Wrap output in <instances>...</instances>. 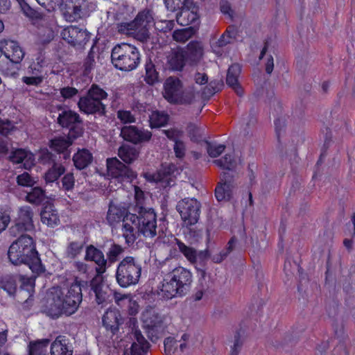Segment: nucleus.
<instances>
[{
  "instance_id": "obj_1",
  "label": "nucleus",
  "mask_w": 355,
  "mask_h": 355,
  "mask_svg": "<svg viewBox=\"0 0 355 355\" xmlns=\"http://www.w3.org/2000/svg\"><path fill=\"white\" fill-rule=\"evenodd\" d=\"M83 300L80 282L76 281L69 288L53 287L44 307V312L53 319L69 316L78 310Z\"/></svg>"
},
{
  "instance_id": "obj_39",
  "label": "nucleus",
  "mask_w": 355,
  "mask_h": 355,
  "mask_svg": "<svg viewBox=\"0 0 355 355\" xmlns=\"http://www.w3.org/2000/svg\"><path fill=\"white\" fill-rule=\"evenodd\" d=\"M65 171L66 168L62 164H54L44 173V178L46 183L54 182L65 173Z\"/></svg>"
},
{
  "instance_id": "obj_60",
  "label": "nucleus",
  "mask_w": 355,
  "mask_h": 355,
  "mask_svg": "<svg viewBox=\"0 0 355 355\" xmlns=\"http://www.w3.org/2000/svg\"><path fill=\"white\" fill-rule=\"evenodd\" d=\"M62 188L65 191H71L73 189L75 178L72 173H68L62 178Z\"/></svg>"
},
{
  "instance_id": "obj_36",
  "label": "nucleus",
  "mask_w": 355,
  "mask_h": 355,
  "mask_svg": "<svg viewBox=\"0 0 355 355\" xmlns=\"http://www.w3.org/2000/svg\"><path fill=\"white\" fill-rule=\"evenodd\" d=\"M173 168V165L162 167L156 173L150 175L149 180L155 182L166 183L165 187L169 186Z\"/></svg>"
},
{
  "instance_id": "obj_45",
  "label": "nucleus",
  "mask_w": 355,
  "mask_h": 355,
  "mask_svg": "<svg viewBox=\"0 0 355 355\" xmlns=\"http://www.w3.org/2000/svg\"><path fill=\"white\" fill-rule=\"evenodd\" d=\"M176 244L179 251L183 254L191 263L195 264L197 263V251L193 248L186 245L178 239H176Z\"/></svg>"
},
{
  "instance_id": "obj_51",
  "label": "nucleus",
  "mask_w": 355,
  "mask_h": 355,
  "mask_svg": "<svg viewBox=\"0 0 355 355\" xmlns=\"http://www.w3.org/2000/svg\"><path fill=\"white\" fill-rule=\"evenodd\" d=\"M40 161L42 164L53 165L58 163L56 155L50 152L48 149H42L40 153Z\"/></svg>"
},
{
  "instance_id": "obj_21",
  "label": "nucleus",
  "mask_w": 355,
  "mask_h": 355,
  "mask_svg": "<svg viewBox=\"0 0 355 355\" xmlns=\"http://www.w3.org/2000/svg\"><path fill=\"white\" fill-rule=\"evenodd\" d=\"M166 58V66L172 71H182L187 62L183 48L172 49Z\"/></svg>"
},
{
  "instance_id": "obj_61",
  "label": "nucleus",
  "mask_w": 355,
  "mask_h": 355,
  "mask_svg": "<svg viewBox=\"0 0 355 355\" xmlns=\"http://www.w3.org/2000/svg\"><path fill=\"white\" fill-rule=\"evenodd\" d=\"M117 117L123 123H132L136 121L131 112L127 110H119L117 112Z\"/></svg>"
},
{
  "instance_id": "obj_26",
  "label": "nucleus",
  "mask_w": 355,
  "mask_h": 355,
  "mask_svg": "<svg viewBox=\"0 0 355 355\" xmlns=\"http://www.w3.org/2000/svg\"><path fill=\"white\" fill-rule=\"evenodd\" d=\"M187 63L191 65H196L203 55V46L200 42L191 41L184 49Z\"/></svg>"
},
{
  "instance_id": "obj_32",
  "label": "nucleus",
  "mask_w": 355,
  "mask_h": 355,
  "mask_svg": "<svg viewBox=\"0 0 355 355\" xmlns=\"http://www.w3.org/2000/svg\"><path fill=\"white\" fill-rule=\"evenodd\" d=\"M139 150L128 144H123L118 149V156L128 165L136 161L139 156Z\"/></svg>"
},
{
  "instance_id": "obj_23",
  "label": "nucleus",
  "mask_w": 355,
  "mask_h": 355,
  "mask_svg": "<svg viewBox=\"0 0 355 355\" xmlns=\"http://www.w3.org/2000/svg\"><path fill=\"white\" fill-rule=\"evenodd\" d=\"M57 110L62 111L57 119V123L62 128H67L74 123H83V119L76 112L71 110H64L61 105H57Z\"/></svg>"
},
{
  "instance_id": "obj_22",
  "label": "nucleus",
  "mask_w": 355,
  "mask_h": 355,
  "mask_svg": "<svg viewBox=\"0 0 355 355\" xmlns=\"http://www.w3.org/2000/svg\"><path fill=\"white\" fill-rule=\"evenodd\" d=\"M134 342L130 347V354L128 355H145L148 352L150 345L137 329L132 330ZM126 355V354H125Z\"/></svg>"
},
{
  "instance_id": "obj_13",
  "label": "nucleus",
  "mask_w": 355,
  "mask_h": 355,
  "mask_svg": "<svg viewBox=\"0 0 355 355\" xmlns=\"http://www.w3.org/2000/svg\"><path fill=\"white\" fill-rule=\"evenodd\" d=\"M88 0H62L61 9L65 19L69 21H76L84 15L87 8Z\"/></svg>"
},
{
  "instance_id": "obj_28",
  "label": "nucleus",
  "mask_w": 355,
  "mask_h": 355,
  "mask_svg": "<svg viewBox=\"0 0 355 355\" xmlns=\"http://www.w3.org/2000/svg\"><path fill=\"white\" fill-rule=\"evenodd\" d=\"M241 69L239 64H232L227 71L226 83L232 87L238 96L243 94V89L239 83V76L241 73Z\"/></svg>"
},
{
  "instance_id": "obj_12",
  "label": "nucleus",
  "mask_w": 355,
  "mask_h": 355,
  "mask_svg": "<svg viewBox=\"0 0 355 355\" xmlns=\"http://www.w3.org/2000/svg\"><path fill=\"white\" fill-rule=\"evenodd\" d=\"M234 187V175L230 172H223L214 191L216 200L218 202L229 201L232 197Z\"/></svg>"
},
{
  "instance_id": "obj_55",
  "label": "nucleus",
  "mask_w": 355,
  "mask_h": 355,
  "mask_svg": "<svg viewBox=\"0 0 355 355\" xmlns=\"http://www.w3.org/2000/svg\"><path fill=\"white\" fill-rule=\"evenodd\" d=\"M17 182L19 185L32 187L35 184V181L31 175L27 173L24 172L17 177Z\"/></svg>"
},
{
  "instance_id": "obj_2",
  "label": "nucleus",
  "mask_w": 355,
  "mask_h": 355,
  "mask_svg": "<svg viewBox=\"0 0 355 355\" xmlns=\"http://www.w3.org/2000/svg\"><path fill=\"white\" fill-rule=\"evenodd\" d=\"M9 261L14 266L27 265L34 274L40 275L45 272L36 242L28 234L18 236L10 245L8 251Z\"/></svg>"
},
{
  "instance_id": "obj_11",
  "label": "nucleus",
  "mask_w": 355,
  "mask_h": 355,
  "mask_svg": "<svg viewBox=\"0 0 355 355\" xmlns=\"http://www.w3.org/2000/svg\"><path fill=\"white\" fill-rule=\"evenodd\" d=\"M106 166L108 176L119 182L132 180L137 177V173L128 165L116 157L107 158Z\"/></svg>"
},
{
  "instance_id": "obj_58",
  "label": "nucleus",
  "mask_w": 355,
  "mask_h": 355,
  "mask_svg": "<svg viewBox=\"0 0 355 355\" xmlns=\"http://www.w3.org/2000/svg\"><path fill=\"white\" fill-rule=\"evenodd\" d=\"M14 129H15V125L12 122L8 119H0V134L3 136H7Z\"/></svg>"
},
{
  "instance_id": "obj_20",
  "label": "nucleus",
  "mask_w": 355,
  "mask_h": 355,
  "mask_svg": "<svg viewBox=\"0 0 355 355\" xmlns=\"http://www.w3.org/2000/svg\"><path fill=\"white\" fill-rule=\"evenodd\" d=\"M130 214V213H128L127 209L125 207L116 205L111 200L109 203L106 220L107 223L111 226L115 225L121 220H123V224H125L126 222H130V220H127V215Z\"/></svg>"
},
{
  "instance_id": "obj_8",
  "label": "nucleus",
  "mask_w": 355,
  "mask_h": 355,
  "mask_svg": "<svg viewBox=\"0 0 355 355\" xmlns=\"http://www.w3.org/2000/svg\"><path fill=\"white\" fill-rule=\"evenodd\" d=\"M46 61L41 53L38 54L35 59L33 60L26 69L25 76H23L21 81L28 86H40L44 81L46 72Z\"/></svg>"
},
{
  "instance_id": "obj_16",
  "label": "nucleus",
  "mask_w": 355,
  "mask_h": 355,
  "mask_svg": "<svg viewBox=\"0 0 355 355\" xmlns=\"http://www.w3.org/2000/svg\"><path fill=\"white\" fill-rule=\"evenodd\" d=\"M133 21L126 23H121L118 25L119 32L123 34L130 35L141 42H147L150 37V27L145 25H133Z\"/></svg>"
},
{
  "instance_id": "obj_37",
  "label": "nucleus",
  "mask_w": 355,
  "mask_h": 355,
  "mask_svg": "<svg viewBox=\"0 0 355 355\" xmlns=\"http://www.w3.org/2000/svg\"><path fill=\"white\" fill-rule=\"evenodd\" d=\"M238 30L236 26L230 25L216 42V46L223 47L229 44H232L236 40Z\"/></svg>"
},
{
  "instance_id": "obj_3",
  "label": "nucleus",
  "mask_w": 355,
  "mask_h": 355,
  "mask_svg": "<svg viewBox=\"0 0 355 355\" xmlns=\"http://www.w3.org/2000/svg\"><path fill=\"white\" fill-rule=\"evenodd\" d=\"M127 220L123 224V236L128 245H132L140 234L153 238L157 234V216L151 208L141 209L135 214L127 215Z\"/></svg>"
},
{
  "instance_id": "obj_56",
  "label": "nucleus",
  "mask_w": 355,
  "mask_h": 355,
  "mask_svg": "<svg viewBox=\"0 0 355 355\" xmlns=\"http://www.w3.org/2000/svg\"><path fill=\"white\" fill-rule=\"evenodd\" d=\"M186 130L191 141H197L200 139V130L196 124L192 123H189Z\"/></svg>"
},
{
  "instance_id": "obj_47",
  "label": "nucleus",
  "mask_w": 355,
  "mask_h": 355,
  "mask_svg": "<svg viewBox=\"0 0 355 355\" xmlns=\"http://www.w3.org/2000/svg\"><path fill=\"white\" fill-rule=\"evenodd\" d=\"M214 163L223 169L227 170V172L232 173L234 175V170L236 167V160L230 155H225L218 159H215Z\"/></svg>"
},
{
  "instance_id": "obj_7",
  "label": "nucleus",
  "mask_w": 355,
  "mask_h": 355,
  "mask_svg": "<svg viewBox=\"0 0 355 355\" xmlns=\"http://www.w3.org/2000/svg\"><path fill=\"white\" fill-rule=\"evenodd\" d=\"M141 275V266L136 258L130 256L124 257L118 264L115 277L122 288L136 285Z\"/></svg>"
},
{
  "instance_id": "obj_15",
  "label": "nucleus",
  "mask_w": 355,
  "mask_h": 355,
  "mask_svg": "<svg viewBox=\"0 0 355 355\" xmlns=\"http://www.w3.org/2000/svg\"><path fill=\"white\" fill-rule=\"evenodd\" d=\"M62 39L75 48H82L89 40L87 31L70 26L61 33Z\"/></svg>"
},
{
  "instance_id": "obj_5",
  "label": "nucleus",
  "mask_w": 355,
  "mask_h": 355,
  "mask_svg": "<svg viewBox=\"0 0 355 355\" xmlns=\"http://www.w3.org/2000/svg\"><path fill=\"white\" fill-rule=\"evenodd\" d=\"M107 93L98 85L92 84L85 95L79 98L77 103L79 110L85 114L98 116H105L106 105L103 101L107 98Z\"/></svg>"
},
{
  "instance_id": "obj_18",
  "label": "nucleus",
  "mask_w": 355,
  "mask_h": 355,
  "mask_svg": "<svg viewBox=\"0 0 355 355\" xmlns=\"http://www.w3.org/2000/svg\"><path fill=\"white\" fill-rule=\"evenodd\" d=\"M84 259L86 261L94 262L96 265V273H105L107 269L104 253L100 248L92 244L86 246Z\"/></svg>"
},
{
  "instance_id": "obj_4",
  "label": "nucleus",
  "mask_w": 355,
  "mask_h": 355,
  "mask_svg": "<svg viewBox=\"0 0 355 355\" xmlns=\"http://www.w3.org/2000/svg\"><path fill=\"white\" fill-rule=\"evenodd\" d=\"M193 282L191 271L179 266L166 274L164 278L161 295L164 300H171L185 296L190 291Z\"/></svg>"
},
{
  "instance_id": "obj_49",
  "label": "nucleus",
  "mask_w": 355,
  "mask_h": 355,
  "mask_svg": "<svg viewBox=\"0 0 355 355\" xmlns=\"http://www.w3.org/2000/svg\"><path fill=\"white\" fill-rule=\"evenodd\" d=\"M145 194L142 189L138 187L135 186V206L134 208L135 212L139 211V208L146 209L144 205L145 204Z\"/></svg>"
},
{
  "instance_id": "obj_24",
  "label": "nucleus",
  "mask_w": 355,
  "mask_h": 355,
  "mask_svg": "<svg viewBox=\"0 0 355 355\" xmlns=\"http://www.w3.org/2000/svg\"><path fill=\"white\" fill-rule=\"evenodd\" d=\"M103 324L113 334L118 332L119 326L123 324V318L117 309H107L103 315Z\"/></svg>"
},
{
  "instance_id": "obj_54",
  "label": "nucleus",
  "mask_w": 355,
  "mask_h": 355,
  "mask_svg": "<svg viewBox=\"0 0 355 355\" xmlns=\"http://www.w3.org/2000/svg\"><path fill=\"white\" fill-rule=\"evenodd\" d=\"M23 10L24 14L31 18L40 19L41 14L37 10L32 8L25 0L17 1Z\"/></svg>"
},
{
  "instance_id": "obj_38",
  "label": "nucleus",
  "mask_w": 355,
  "mask_h": 355,
  "mask_svg": "<svg viewBox=\"0 0 355 355\" xmlns=\"http://www.w3.org/2000/svg\"><path fill=\"white\" fill-rule=\"evenodd\" d=\"M17 275H6L0 279V288L10 295H15L17 290Z\"/></svg>"
},
{
  "instance_id": "obj_53",
  "label": "nucleus",
  "mask_w": 355,
  "mask_h": 355,
  "mask_svg": "<svg viewBox=\"0 0 355 355\" xmlns=\"http://www.w3.org/2000/svg\"><path fill=\"white\" fill-rule=\"evenodd\" d=\"M78 89L70 86H65L60 89V96L64 101L73 99L78 94Z\"/></svg>"
},
{
  "instance_id": "obj_57",
  "label": "nucleus",
  "mask_w": 355,
  "mask_h": 355,
  "mask_svg": "<svg viewBox=\"0 0 355 355\" xmlns=\"http://www.w3.org/2000/svg\"><path fill=\"white\" fill-rule=\"evenodd\" d=\"M114 299L115 303L120 307H124L128 304L131 303V298L128 294H122L119 292H114Z\"/></svg>"
},
{
  "instance_id": "obj_52",
  "label": "nucleus",
  "mask_w": 355,
  "mask_h": 355,
  "mask_svg": "<svg viewBox=\"0 0 355 355\" xmlns=\"http://www.w3.org/2000/svg\"><path fill=\"white\" fill-rule=\"evenodd\" d=\"M165 355H173L178 349L177 340L173 337H167L164 341Z\"/></svg>"
},
{
  "instance_id": "obj_27",
  "label": "nucleus",
  "mask_w": 355,
  "mask_h": 355,
  "mask_svg": "<svg viewBox=\"0 0 355 355\" xmlns=\"http://www.w3.org/2000/svg\"><path fill=\"white\" fill-rule=\"evenodd\" d=\"M41 221L49 227H53L60 223V216L58 210L53 203L46 201L40 212Z\"/></svg>"
},
{
  "instance_id": "obj_9",
  "label": "nucleus",
  "mask_w": 355,
  "mask_h": 355,
  "mask_svg": "<svg viewBox=\"0 0 355 355\" xmlns=\"http://www.w3.org/2000/svg\"><path fill=\"white\" fill-rule=\"evenodd\" d=\"M34 212L28 205H24L19 208L17 216L14 220L9 231L12 236H18L26 234L25 232H32L35 230L33 223Z\"/></svg>"
},
{
  "instance_id": "obj_50",
  "label": "nucleus",
  "mask_w": 355,
  "mask_h": 355,
  "mask_svg": "<svg viewBox=\"0 0 355 355\" xmlns=\"http://www.w3.org/2000/svg\"><path fill=\"white\" fill-rule=\"evenodd\" d=\"M194 93L193 92H181L178 94V97L173 103L175 104H191L194 100Z\"/></svg>"
},
{
  "instance_id": "obj_33",
  "label": "nucleus",
  "mask_w": 355,
  "mask_h": 355,
  "mask_svg": "<svg viewBox=\"0 0 355 355\" xmlns=\"http://www.w3.org/2000/svg\"><path fill=\"white\" fill-rule=\"evenodd\" d=\"M10 160L15 164H19L24 162L25 168L31 167L34 165V155L24 149L19 148L12 152L10 156Z\"/></svg>"
},
{
  "instance_id": "obj_35",
  "label": "nucleus",
  "mask_w": 355,
  "mask_h": 355,
  "mask_svg": "<svg viewBox=\"0 0 355 355\" xmlns=\"http://www.w3.org/2000/svg\"><path fill=\"white\" fill-rule=\"evenodd\" d=\"M168 121L169 115L164 111L155 110L149 116V125L152 129L164 127Z\"/></svg>"
},
{
  "instance_id": "obj_6",
  "label": "nucleus",
  "mask_w": 355,
  "mask_h": 355,
  "mask_svg": "<svg viewBox=\"0 0 355 355\" xmlns=\"http://www.w3.org/2000/svg\"><path fill=\"white\" fill-rule=\"evenodd\" d=\"M141 58L138 49L128 43L115 45L111 52V62L113 66L123 71L135 69L140 63Z\"/></svg>"
},
{
  "instance_id": "obj_62",
  "label": "nucleus",
  "mask_w": 355,
  "mask_h": 355,
  "mask_svg": "<svg viewBox=\"0 0 355 355\" xmlns=\"http://www.w3.org/2000/svg\"><path fill=\"white\" fill-rule=\"evenodd\" d=\"M225 149V146L219 144L218 146H214L210 143H207V153L211 157H216L219 156Z\"/></svg>"
},
{
  "instance_id": "obj_10",
  "label": "nucleus",
  "mask_w": 355,
  "mask_h": 355,
  "mask_svg": "<svg viewBox=\"0 0 355 355\" xmlns=\"http://www.w3.org/2000/svg\"><path fill=\"white\" fill-rule=\"evenodd\" d=\"M200 207L201 205L196 199L185 198L178 202L176 209L185 225L189 226L198 223Z\"/></svg>"
},
{
  "instance_id": "obj_64",
  "label": "nucleus",
  "mask_w": 355,
  "mask_h": 355,
  "mask_svg": "<svg viewBox=\"0 0 355 355\" xmlns=\"http://www.w3.org/2000/svg\"><path fill=\"white\" fill-rule=\"evenodd\" d=\"M103 273H96V275L89 282V286L93 291L103 288V277L102 276Z\"/></svg>"
},
{
  "instance_id": "obj_46",
  "label": "nucleus",
  "mask_w": 355,
  "mask_h": 355,
  "mask_svg": "<svg viewBox=\"0 0 355 355\" xmlns=\"http://www.w3.org/2000/svg\"><path fill=\"white\" fill-rule=\"evenodd\" d=\"M144 327H162V320L158 313L155 311H147L143 314Z\"/></svg>"
},
{
  "instance_id": "obj_48",
  "label": "nucleus",
  "mask_w": 355,
  "mask_h": 355,
  "mask_svg": "<svg viewBox=\"0 0 355 355\" xmlns=\"http://www.w3.org/2000/svg\"><path fill=\"white\" fill-rule=\"evenodd\" d=\"M195 28L191 26L182 29H178L173 33V39L178 42L184 43L189 40L195 34Z\"/></svg>"
},
{
  "instance_id": "obj_14",
  "label": "nucleus",
  "mask_w": 355,
  "mask_h": 355,
  "mask_svg": "<svg viewBox=\"0 0 355 355\" xmlns=\"http://www.w3.org/2000/svg\"><path fill=\"white\" fill-rule=\"evenodd\" d=\"M120 136L126 141L135 145L142 144L150 141L153 134L150 131L139 129L136 125H125L121 129Z\"/></svg>"
},
{
  "instance_id": "obj_44",
  "label": "nucleus",
  "mask_w": 355,
  "mask_h": 355,
  "mask_svg": "<svg viewBox=\"0 0 355 355\" xmlns=\"http://www.w3.org/2000/svg\"><path fill=\"white\" fill-rule=\"evenodd\" d=\"M132 21L134 26L141 24V25L150 27L151 24L154 21L153 12L149 8H145L139 11Z\"/></svg>"
},
{
  "instance_id": "obj_19",
  "label": "nucleus",
  "mask_w": 355,
  "mask_h": 355,
  "mask_svg": "<svg viewBox=\"0 0 355 355\" xmlns=\"http://www.w3.org/2000/svg\"><path fill=\"white\" fill-rule=\"evenodd\" d=\"M0 44L3 47L4 55L12 63L19 64L25 55V52L19 43L10 40H1Z\"/></svg>"
},
{
  "instance_id": "obj_34",
  "label": "nucleus",
  "mask_w": 355,
  "mask_h": 355,
  "mask_svg": "<svg viewBox=\"0 0 355 355\" xmlns=\"http://www.w3.org/2000/svg\"><path fill=\"white\" fill-rule=\"evenodd\" d=\"M86 243L85 239L69 242L65 250L66 257L69 259H76L82 253Z\"/></svg>"
},
{
  "instance_id": "obj_25",
  "label": "nucleus",
  "mask_w": 355,
  "mask_h": 355,
  "mask_svg": "<svg viewBox=\"0 0 355 355\" xmlns=\"http://www.w3.org/2000/svg\"><path fill=\"white\" fill-rule=\"evenodd\" d=\"M73 141L70 137L60 136L55 137L49 141V147L58 154H62L63 159L70 158L71 151L69 148L72 145Z\"/></svg>"
},
{
  "instance_id": "obj_40",
  "label": "nucleus",
  "mask_w": 355,
  "mask_h": 355,
  "mask_svg": "<svg viewBox=\"0 0 355 355\" xmlns=\"http://www.w3.org/2000/svg\"><path fill=\"white\" fill-rule=\"evenodd\" d=\"M144 80L150 85L159 82V72L151 59H148L146 62Z\"/></svg>"
},
{
  "instance_id": "obj_59",
  "label": "nucleus",
  "mask_w": 355,
  "mask_h": 355,
  "mask_svg": "<svg viewBox=\"0 0 355 355\" xmlns=\"http://www.w3.org/2000/svg\"><path fill=\"white\" fill-rule=\"evenodd\" d=\"M83 123H74L71 127H69V135L67 137H70L71 139L73 141V139H76L80 136H82L83 133V128L82 127Z\"/></svg>"
},
{
  "instance_id": "obj_30",
  "label": "nucleus",
  "mask_w": 355,
  "mask_h": 355,
  "mask_svg": "<svg viewBox=\"0 0 355 355\" xmlns=\"http://www.w3.org/2000/svg\"><path fill=\"white\" fill-rule=\"evenodd\" d=\"M24 200L35 206H40L46 203L47 196L45 189L40 187H32L27 191Z\"/></svg>"
},
{
  "instance_id": "obj_63",
  "label": "nucleus",
  "mask_w": 355,
  "mask_h": 355,
  "mask_svg": "<svg viewBox=\"0 0 355 355\" xmlns=\"http://www.w3.org/2000/svg\"><path fill=\"white\" fill-rule=\"evenodd\" d=\"M175 157L180 159H182L185 156L186 146L185 144L181 141H176L173 146Z\"/></svg>"
},
{
  "instance_id": "obj_17",
  "label": "nucleus",
  "mask_w": 355,
  "mask_h": 355,
  "mask_svg": "<svg viewBox=\"0 0 355 355\" xmlns=\"http://www.w3.org/2000/svg\"><path fill=\"white\" fill-rule=\"evenodd\" d=\"M180 12L176 15V20L182 26L189 24H198L200 15L199 7L191 1V5H183Z\"/></svg>"
},
{
  "instance_id": "obj_42",
  "label": "nucleus",
  "mask_w": 355,
  "mask_h": 355,
  "mask_svg": "<svg viewBox=\"0 0 355 355\" xmlns=\"http://www.w3.org/2000/svg\"><path fill=\"white\" fill-rule=\"evenodd\" d=\"M49 342V339L31 341L28 344V355H46V347Z\"/></svg>"
},
{
  "instance_id": "obj_29",
  "label": "nucleus",
  "mask_w": 355,
  "mask_h": 355,
  "mask_svg": "<svg viewBox=\"0 0 355 355\" xmlns=\"http://www.w3.org/2000/svg\"><path fill=\"white\" fill-rule=\"evenodd\" d=\"M182 89V84L178 78L169 77L164 83L165 98L173 103Z\"/></svg>"
},
{
  "instance_id": "obj_43",
  "label": "nucleus",
  "mask_w": 355,
  "mask_h": 355,
  "mask_svg": "<svg viewBox=\"0 0 355 355\" xmlns=\"http://www.w3.org/2000/svg\"><path fill=\"white\" fill-rule=\"evenodd\" d=\"M124 248L115 243H112L106 253V261L107 268L119 259V257L123 253Z\"/></svg>"
},
{
  "instance_id": "obj_41",
  "label": "nucleus",
  "mask_w": 355,
  "mask_h": 355,
  "mask_svg": "<svg viewBox=\"0 0 355 355\" xmlns=\"http://www.w3.org/2000/svg\"><path fill=\"white\" fill-rule=\"evenodd\" d=\"M73 351L69 349L66 340L58 337L51 344V355H72Z\"/></svg>"
},
{
  "instance_id": "obj_31",
  "label": "nucleus",
  "mask_w": 355,
  "mask_h": 355,
  "mask_svg": "<svg viewBox=\"0 0 355 355\" xmlns=\"http://www.w3.org/2000/svg\"><path fill=\"white\" fill-rule=\"evenodd\" d=\"M93 159L92 153L86 148L78 149L72 158L74 166L78 170L88 167L92 163Z\"/></svg>"
}]
</instances>
